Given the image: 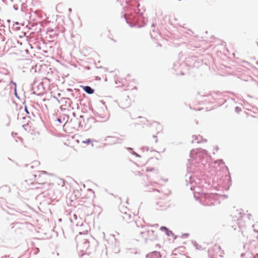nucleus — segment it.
I'll return each mask as SVG.
<instances>
[{"label":"nucleus","mask_w":258,"mask_h":258,"mask_svg":"<svg viewBox=\"0 0 258 258\" xmlns=\"http://www.w3.org/2000/svg\"><path fill=\"white\" fill-rule=\"evenodd\" d=\"M25 111L26 112V113L27 114H29V112H28V111L27 110V107L26 106L25 107Z\"/></svg>","instance_id":"nucleus-6"},{"label":"nucleus","mask_w":258,"mask_h":258,"mask_svg":"<svg viewBox=\"0 0 258 258\" xmlns=\"http://www.w3.org/2000/svg\"><path fill=\"white\" fill-rule=\"evenodd\" d=\"M95 141L94 140L91 139H86L84 141H83L82 142V143L84 144H85L86 145H91V146L93 147V143Z\"/></svg>","instance_id":"nucleus-3"},{"label":"nucleus","mask_w":258,"mask_h":258,"mask_svg":"<svg viewBox=\"0 0 258 258\" xmlns=\"http://www.w3.org/2000/svg\"><path fill=\"white\" fill-rule=\"evenodd\" d=\"M84 90L88 94H91L94 92V90L89 86H85L83 87Z\"/></svg>","instance_id":"nucleus-4"},{"label":"nucleus","mask_w":258,"mask_h":258,"mask_svg":"<svg viewBox=\"0 0 258 258\" xmlns=\"http://www.w3.org/2000/svg\"><path fill=\"white\" fill-rule=\"evenodd\" d=\"M257 46H258V42H257Z\"/></svg>","instance_id":"nucleus-8"},{"label":"nucleus","mask_w":258,"mask_h":258,"mask_svg":"<svg viewBox=\"0 0 258 258\" xmlns=\"http://www.w3.org/2000/svg\"><path fill=\"white\" fill-rule=\"evenodd\" d=\"M209 251L213 256H222L224 254L223 250H222L220 246L217 244H215L213 248L210 249Z\"/></svg>","instance_id":"nucleus-2"},{"label":"nucleus","mask_w":258,"mask_h":258,"mask_svg":"<svg viewBox=\"0 0 258 258\" xmlns=\"http://www.w3.org/2000/svg\"><path fill=\"white\" fill-rule=\"evenodd\" d=\"M151 232H152V233H154V231L152 230V231H151Z\"/></svg>","instance_id":"nucleus-7"},{"label":"nucleus","mask_w":258,"mask_h":258,"mask_svg":"<svg viewBox=\"0 0 258 258\" xmlns=\"http://www.w3.org/2000/svg\"><path fill=\"white\" fill-rule=\"evenodd\" d=\"M49 174L46 171H39L37 174L33 175L35 179L34 182L38 184H44L47 182Z\"/></svg>","instance_id":"nucleus-1"},{"label":"nucleus","mask_w":258,"mask_h":258,"mask_svg":"<svg viewBox=\"0 0 258 258\" xmlns=\"http://www.w3.org/2000/svg\"><path fill=\"white\" fill-rule=\"evenodd\" d=\"M161 230H164V231H168V229L165 227H161L160 228Z\"/></svg>","instance_id":"nucleus-5"}]
</instances>
